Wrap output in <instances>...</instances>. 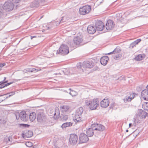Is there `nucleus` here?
<instances>
[{
  "instance_id": "nucleus-1",
  "label": "nucleus",
  "mask_w": 148,
  "mask_h": 148,
  "mask_svg": "<svg viewBox=\"0 0 148 148\" xmlns=\"http://www.w3.org/2000/svg\"><path fill=\"white\" fill-rule=\"evenodd\" d=\"M83 111V109L82 107L79 108L76 110L75 116L73 117V120L75 122L78 123L86 119L85 118L82 117Z\"/></svg>"
},
{
  "instance_id": "nucleus-2",
  "label": "nucleus",
  "mask_w": 148,
  "mask_h": 148,
  "mask_svg": "<svg viewBox=\"0 0 148 148\" xmlns=\"http://www.w3.org/2000/svg\"><path fill=\"white\" fill-rule=\"evenodd\" d=\"M86 105L89 107L91 110H95L97 109L99 106V101L97 99H94L92 100H87L85 101Z\"/></svg>"
},
{
  "instance_id": "nucleus-3",
  "label": "nucleus",
  "mask_w": 148,
  "mask_h": 148,
  "mask_svg": "<svg viewBox=\"0 0 148 148\" xmlns=\"http://www.w3.org/2000/svg\"><path fill=\"white\" fill-rule=\"evenodd\" d=\"M16 119L18 120L20 119L24 121H27L28 120V116L25 111H21L20 113L15 114Z\"/></svg>"
},
{
  "instance_id": "nucleus-4",
  "label": "nucleus",
  "mask_w": 148,
  "mask_h": 148,
  "mask_svg": "<svg viewBox=\"0 0 148 148\" xmlns=\"http://www.w3.org/2000/svg\"><path fill=\"white\" fill-rule=\"evenodd\" d=\"M69 52V48L66 45H62L57 51L56 53L64 55L68 54Z\"/></svg>"
},
{
  "instance_id": "nucleus-5",
  "label": "nucleus",
  "mask_w": 148,
  "mask_h": 148,
  "mask_svg": "<svg viewBox=\"0 0 148 148\" xmlns=\"http://www.w3.org/2000/svg\"><path fill=\"white\" fill-rule=\"evenodd\" d=\"M37 121L40 123H45L47 120V118L44 113L42 110H39L37 112Z\"/></svg>"
},
{
  "instance_id": "nucleus-6",
  "label": "nucleus",
  "mask_w": 148,
  "mask_h": 148,
  "mask_svg": "<svg viewBox=\"0 0 148 148\" xmlns=\"http://www.w3.org/2000/svg\"><path fill=\"white\" fill-rule=\"evenodd\" d=\"M92 125H93V129L95 131V135L97 134H100L101 132L103 131L105 129V127L101 124H94Z\"/></svg>"
},
{
  "instance_id": "nucleus-7",
  "label": "nucleus",
  "mask_w": 148,
  "mask_h": 148,
  "mask_svg": "<svg viewBox=\"0 0 148 148\" xmlns=\"http://www.w3.org/2000/svg\"><path fill=\"white\" fill-rule=\"evenodd\" d=\"M83 36L82 35H78L76 37H75L73 39L74 44L76 46L81 45L84 43L83 40Z\"/></svg>"
},
{
  "instance_id": "nucleus-8",
  "label": "nucleus",
  "mask_w": 148,
  "mask_h": 148,
  "mask_svg": "<svg viewBox=\"0 0 148 148\" xmlns=\"http://www.w3.org/2000/svg\"><path fill=\"white\" fill-rule=\"evenodd\" d=\"M14 7V5L12 2L10 1H8L4 3L3 8L7 11H9L12 10Z\"/></svg>"
},
{
  "instance_id": "nucleus-9",
  "label": "nucleus",
  "mask_w": 148,
  "mask_h": 148,
  "mask_svg": "<svg viewBox=\"0 0 148 148\" xmlns=\"http://www.w3.org/2000/svg\"><path fill=\"white\" fill-rule=\"evenodd\" d=\"M91 10V6L90 5H86L79 9V12L80 14L84 15L88 13Z\"/></svg>"
},
{
  "instance_id": "nucleus-10",
  "label": "nucleus",
  "mask_w": 148,
  "mask_h": 148,
  "mask_svg": "<svg viewBox=\"0 0 148 148\" xmlns=\"http://www.w3.org/2000/svg\"><path fill=\"white\" fill-rule=\"evenodd\" d=\"M49 114L50 116L53 115L54 118L57 119L60 116L59 110L58 108H56L55 110L53 109H51L49 111Z\"/></svg>"
},
{
  "instance_id": "nucleus-11",
  "label": "nucleus",
  "mask_w": 148,
  "mask_h": 148,
  "mask_svg": "<svg viewBox=\"0 0 148 148\" xmlns=\"http://www.w3.org/2000/svg\"><path fill=\"white\" fill-rule=\"evenodd\" d=\"M78 140V137L75 134H73L70 135L69 139V143L72 145H74L76 144Z\"/></svg>"
},
{
  "instance_id": "nucleus-12",
  "label": "nucleus",
  "mask_w": 148,
  "mask_h": 148,
  "mask_svg": "<svg viewBox=\"0 0 148 148\" xmlns=\"http://www.w3.org/2000/svg\"><path fill=\"white\" fill-rule=\"evenodd\" d=\"M95 27L98 31H101L104 27V25L103 23L101 21H97L95 24Z\"/></svg>"
},
{
  "instance_id": "nucleus-13",
  "label": "nucleus",
  "mask_w": 148,
  "mask_h": 148,
  "mask_svg": "<svg viewBox=\"0 0 148 148\" xmlns=\"http://www.w3.org/2000/svg\"><path fill=\"white\" fill-rule=\"evenodd\" d=\"M115 24L114 21L111 20H108L106 23V28L107 30H111L114 27Z\"/></svg>"
},
{
  "instance_id": "nucleus-14",
  "label": "nucleus",
  "mask_w": 148,
  "mask_h": 148,
  "mask_svg": "<svg viewBox=\"0 0 148 148\" xmlns=\"http://www.w3.org/2000/svg\"><path fill=\"white\" fill-rule=\"evenodd\" d=\"M89 140L88 136L84 133H81L79 136L80 143H84L87 142Z\"/></svg>"
},
{
  "instance_id": "nucleus-15",
  "label": "nucleus",
  "mask_w": 148,
  "mask_h": 148,
  "mask_svg": "<svg viewBox=\"0 0 148 148\" xmlns=\"http://www.w3.org/2000/svg\"><path fill=\"white\" fill-rule=\"evenodd\" d=\"M94 63L91 61H87L83 62L82 66L84 68H91L94 66Z\"/></svg>"
},
{
  "instance_id": "nucleus-16",
  "label": "nucleus",
  "mask_w": 148,
  "mask_h": 148,
  "mask_svg": "<svg viewBox=\"0 0 148 148\" xmlns=\"http://www.w3.org/2000/svg\"><path fill=\"white\" fill-rule=\"evenodd\" d=\"M141 96L144 100L148 101V89L143 90L141 93Z\"/></svg>"
},
{
  "instance_id": "nucleus-17",
  "label": "nucleus",
  "mask_w": 148,
  "mask_h": 148,
  "mask_svg": "<svg viewBox=\"0 0 148 148\" xmlns=\"http://www.w3.org/2000/svg\"><path fill=\"white\" fill-rule=\"evenodd\" d=\"M109 101L107 98H105L100 102L101 106L103 108H106L109 105Z\"/></svg>"
},
{
  "instance_id": "nucleus-18",
  "label": "nucleus",
  "mask_w": 148,
  "mask_h": 148,
  "mask_svg": "<svg viewBox=\"0 0 148 148\" xmlns=\"http://www.w3.org/2000/svg\"><path fill=\"white\" fill-rule=\"evenodd\" d=\"M93 125H92L91 128L86 130V133L87 134L86 135L87 136L90 137L93 135L94 133L93 132V131L94 130L93 128Z\"/></svg>"
},
{
  "instance_id": "nucleus-19",
  "label": "nucleus",
  "mask_w": 148,
  "mask_h": 148,
  "mask_svg": "<svg viewBox=\"0 0 148 148\" xmlns=\"http://www.w3.org/2000/svg\"><path fill=\"white\" fill-rule=\"evenodd\" d=\"M108 60L109 58L108 56H104L101 58L100 62L102 65L105 66L107 64Z\"/></svg>"
},
{
  "instance_id": "nucleus-20",
  "label": "nucleus",
  "mask_w": 148,
  "mask_h": 148,
  "mask_svg": "<svg viewBox=\"0 0 148 148\" xmlns=\"http://www.w3.org/2000/svg\"><path fill=\"white\" fill-rule=\"evenodd\" d=\"M147 113L143 110H140L138 111V116L140 118L145 119L147 115Z\"/></svg>"
},
{
  "instance_id": "nucleus-21",
  "label": "nucleus",
  "mask_w": 148,
  "mask_h": 148,
  "mask_svg": "<svg viewBox=\"0 0 148 148\" xmlns=\"http://www.w3.org/2000/svg\"><path fill=\"white\" fill-rule=\"evenodd\" d=\"M87 30L88 33L90 34H93L96 32V29L95 27L91 25L88 26Z\"/></svg>"
},
{
  "instance_id": "nucleus-22",
  "label": "nucleus",
  "mask_w": 148,
  "mask_h": 148,
  "mask_svg": "<svg viewBox=\"0 0 148 148\" xmlns=\"http://www.w3.org/2000/svg\"><path fill=\"white\" fill-rule=\"evenodd\" d=\"M134 123L133 124L134 126H136L137 124L140 123L141 121L142 120V118H140L138 115L137 116L136 118L134 119Z\"/></svg>"
},
{
  "instance_id": "nucleus-23",
  "label": "nucleus",
  "mask_w": 148,
  "mask_h": 148,
  "mask_svg": "<svg viewBox=\"0 0 148 148\" xmlns=\"http://www.w3.org/2000/svg\"><path fill=\"white\" fill-rule=\"evenodd\" d=\"M134 93H133L132 96L131 95L130 96H126L123 99L124 102L125 103H127L128 102L130 101L131 100L134 98Z\"/></svg>"
},
{
  "instance_id": "nucleus-24",
  "label": "nucleus",
  "mask_w": 148,
  "mask_h": 148,
  "mask_svg": "<svg viewBox=\"0 0 148 148\" xmlns=\"http://www.w3.org/2000/svg\"><path fill=\"white\" fill-rule=\"evenodd\" d=\"M69 108V107L67 105H63L60 107V109L63 112H66Z\"/></svg>"
},
{
  "instance_id": "nucleus-25",
  "label": "nucleus",
  "mask_w": 148,
  "mask_h": 148,
  "mask_svg": "<svg viewBox=\"0 0 148 148\" xmlns=\"http://www.w3.org/2000/svg\"><path fill=\"white\" fill-rule=\"evenodd\" d=\"M40 3L39 1H38L37 0H35L32 3L31 5L32 7L35 8L38 7L40 4H41Z\"/></svg>"
},
{
  "instance_id": "nucleus-26",
  "label": "nucleus",
  "mask_w": 148,
  "mask_h": 148,
  "mask_svg": "<svg viewBox=\"0 0 148 148\" xmlns=\"http://www.w3.org/2000/svg\"><path fill=\"white\" fill-rule=\"evenodd\" d=\"M57 144H55L54 145V148H62V145L63 144L61 141L60 142L59 140L56 142Z\"/></svg>"
},
{
  "instance_id": "nucleus-27",
  "label": "nucleus",
  "mask_w": 148,
  "mask_h": 148,
  "mask_svg": "<svg viewBox=\"0 0 148 148\" xmlns=\"http://www.w3.org/2000/svg\"><path fill=\"white\" fill-rule=\"evenodd\" d=\"M72 123L71 122H66L64 123L61 126V127L63 129H65L66 127L71 126L72 125Z\"/></svg>"
},
{
  "instance_id": "nucleus-28",
  "label": "nucleus",
  "mask_w": 148,
  "mask_h": 148,
  "mask_svg": "<svg viewBox=\"0 0 148 148\" xmlns=\"http://www.w3.org/2000/svg\"><path fill=\"white\" fill-rule=\"evenodd\" d=\"M36 119V114L34 112H33L29 115V119L31 121H34Z\"/></svg>"
},
{
  "instance_id": "nucleus-29",
  "label": "nucleus",
  "mask_w": 148,
  "mask_h": 148,
  "mask_svg": "<svg viewBox=\"0 0 148 148\" xmlns=\"http://www.w3.org/2000/svg\"><path fill=\"white\" fill-rule=\"evenodd\" d=\"M121 50L118 47L116 48L114 51L111 52L106 54L109 55L111 54L117 53L121 51Z\"/></svg>"
},
{
  "instance_id": "nucleus-30",
  "label": "nucleus",
  "mask_w": 148,
  "mask_h": 148,
  "mask_svg": "<svg viewBox=\"0 0 148 148\" xmlns=\"http://www.w3.org/2000/svg\"><path fill=\"white\" fill-rule=\"evenodd\" d=\"M144 57L141 54H139L135 57L134 59L137 61L142 60Z\"/></svg>"
},
{
  "instance_id": "nucleus-31",
  "label": "nucleus",
  "mask_w": 148,
  "mask_h": 148,
  "mask_svg": "<svg viewBox=\"0 0 148 148\" xmlns=\"http://www.w3.org/2000/svg\"><path fill=\"white\" fill-rule=\"evenodd\" d=\"M60 119L62 121H66L67 120L68 117L67 115L62 114L60 116Z\"/></svg>"
},
{
  "instance_id": "nucleus-32",
  "label": "nucleus",
  "mask_w": 148,
  "mask_h": 148,
  "mask_svg": "<svg viewBox=\"0 0 148 148\" xmlns=\"http://www.w3.org/2000/svg\"><path fill=\"white\" fill-rule=\"evenodd\" d=\"M142 107L144 109L148 111V102L145 103L143 105Z\"/></svg>"
},
{
  "instance_id": "nucleus-33",
  "label": "nucleus",
  "mask_w": 148,
  "mask_h": 148,
  "mask_svg": "<svg viewBox=\"0 0 148 148\" xmlns=\"http://www.w3.org/2000/svg\"><path fill=\"white\" fill-rule=\"evenodd\" d=\"M33 134V132L30 131H28L26 133V136L27 137H32V136Z\"/></svg>"
},
{
  "instance_id": "nucleus-34",
  "label": "nucleus",
  "mask_w": 148,
  "mask_h": 148,
  "mask_svg": "<svg viewBox=\"0 0 148 148\" xmlns=\"http://www.w3.org/2000/svg\"><path fill=\"white\" fill-rule=\"evenodd\" d=\"M41 70V69L40 68H38V69H36L35 68H32L30 69V70L31 72H33L36 71H39Z\"/></svg>"
},
{
  "instance_id": "nucleus-35",
  "label": "nucleus",
  "mask_w": 148,
  "mask_h": 148,
  "mask_svg": "<svg viewBox=\"0 0 148 148\" xmlns=\"http://www.w3.org/2000/svg\"><path fill=\"white\" fill-rule=\"evenodd\" d=\"M25 145L29 147H32L33 145L32 143L29 142H26Z\"/></svg>"
},
{
  "instance_id": "nucleus-36",
  "label": "nucleus",
  "mask_w": 148,
  "mask_h": 148,
  "mask_svg": "<svg viewBox=\"0 0 148 148\" xmlns=\"http://www.w3.org/2000/svg\"><path fill=\"white\" fill-rule=\"evenodd\" d=\"M6 122V119H0V124H4Z\"/></svg>"
},
{
  "instance_id": "nucleus-37",
  "label": "nucleus",
  "mask_w": 148,
  "mask_h": 148,
  "mask_svg": "<svg viewBox=\"0 0 148 148\" xmlns=\"http://www.w3.org/2000/svg\"><path fill=\"white\" fill-rule=\"evenodd\" d=\"M15 94V92H11L9 93V94L8 96H7L6 97V98H7L8 97H10V96H12Z\"/></svg>"
},
{
  "instance_id": "nucleus-38",
  "label": "nucleus",
  "mask_w": 148,
  "mask_h": 148,
  "mask_svg": "<svg viewBox=\"0 0 148 148\" xmlns=\"http://www.w3.org/2000/svg\"><path fill=\"white\" fill-rule=\"evenodd\" d=\"M21 125L25 127H28L29 126V125L25 124H21Z\"/></svg>"
},
{
  "instance_id": "nucleus-39",
  "label": "nucleus",
  "mask_w": 148,
  "mask_h": 148,
  "mask_svg": "<svg viewBox=\"0 0 148 148\" xmlns=\"http://www.w3.org/2000/svg\"><path fill=\"white\" fill-rule=\"evenodd\" d=\"M75 93V92L73 90H72L69 92V94L73 97V96H75V95L74 94V93Z\"/></svg>"
},
{
  "instance_id": "nucleus-40",
  "label": "nucleus",
  "mask_w": 148,
  "mask_h": 148,
  "mask_svg": "<svg viewBox=\"0 0 148 148\" xmlns=\"http://www.w3.org/2000/svg\"><path fill=\"white\" fill-rule=\"evenodd\" d=\"M119 55H115L114 57V58L116 60H118L119 59Z\"/></svg>"
},
{
  "instance_id": "nucleus-41",
  "label": "nucleus",
  "mask_w": 148,
  "mask_h": 148,
  "mask_svg": "<svg viewBox=\"0 0 148 148\" xmlns=\"http://www.w3.org/2000/svg\"><path fill=\"white\" fill-rule=\"evenodd\" d=\"M12 1L13 3H16L19 2L20 0H12Z\"/></svg>"
},
{
  "instance_id": "nucleus-42",
  "label": "nucleus",
  "mask_w": 148,
  "mask_h": 148,
  "mask_svg": "<svg viewBox=\"0 0 148 148\" xmlns=\"http://www.w3.org/2000/svg\"><path fill=\"white\" fill-rule=\"evenodd\" d=\"M135 45H136L135 44V43H134V42H133L131 44L130 47H131L132 48L134 47V46H135Z\"/></svg>"
},
{
  "instance_id": "nucleus-43",
  "label": "nucleus",
  "mask_w": 148,
  "mask_h": 148,
  "mask_svg": "<svg viewBox=\"0 0 148 148\" xmlns=\"http://www.w3.org/2000/svg\"><path fill=\"white\" fill-rule=\"evenodd\" d=\"M47 0H40L39 1L40 2L41 5H42V3L45 2L47 1Z\"/></svg>"
},
{
  "instance_id": "nucleus-44",
  "label": "nucleus",
  "mask_w": 148,
  "mask_h": 148,
  "mask_svg": "<svg viewBox=\"0 0 148 148\" xmlns=\"http://www.w3.org/2000/svg\"><path fill=\"white\" fill-rule=\"evenodd\" d=\"M8 82V80H6L5 82H3V81L0 82V85H1V84H4V83H7Z\"/></svg>"
},
{
  "instance_id": "nucleus-45",
  "label": "nucleus",
  "mask_w": 148,
  "mask_h": 148,
  "mask_svg": "<svg viewBox=\"0 0 148 148\" xmlns=\"http://www.w3.org/2000/svg\"><path fill=\"white\" fill-rule=\"evenodd\" d=\"M30 68H27L26 69H24L25 71H25V72L26 73L27 72H30Z\"/></svg>"
},
{
  "instance_id": "nucleus-46",
  "label": "nucleus",
  "mask_w": 148,
  "mask_h": 148,
  "mask_svg": "<svg viewBox=\"0 0 148 148\" xmlns=\"http://www.w3.org/2000/svg\"><path fill=\"white\" fill-rule=\"evenodd\" d=\"M5 65V63H0V67H2L4 66Z\"/></svg>"
},
{
  "instance_id": "nucleus-47",
  "label": "nucleus",
  "mask_w": 148,
  "mask_h": 148,
  "mask_svg": "<svg viewBox=\"0 0 148 148\" xmlns=\"http://www.w3.org/2000/svg\"><path fill=\"white\" fill-rule=\"evenodd\" d=\"M0 86H1L0 87V88H3L4 87H5V86H5V85H4L3 84H1Z\"/></svg>"
},
{
  "instance_id": "nucleus-48",
  "label": "nucleus",
  "mask_w": 148,
  "mask_h": 148,
  "mask_svg": "<svg viewBox=\"0 0 148 148\" xmlns=\"http://www.w3.org/2000/svg\"><path fill=\"white\" fill-rule=\"evenodd\" d=\"M137 43L138 44L141 41V40L140 39H138L135 40Z\"/></svg>"
},
{
  "instance_id": "nucleus-49",
  "label": "nucleus",
  "mask_w": 148,
  "mask_h": 148,
  "mask_svg": "<svg viewBox=\"0 0 148 148\" xmlns=\"http://www.w3.org/2000/svg\"><path fill=\"white\" fill-rule=\"evenodd\" d=\"M63 20V18L61 19L59 22H58V25L60 24V23H62L64 21H62Z\"/></svg>"
},
{
  "instance_id": "nucleus-50",
  "label": "nucleus",
  "mask_w": 148,
  "mask_h": 148,
  "mask_svg": "<svg viewBox=\"0 0 148 148\" xmlns=\"http://www.w3.org/2000/svg\"><path fill=\"white\" fill-rule=\"evenodd\" d=\"M12 82H10V83H8L5 84V86H7L10 85V84H12Z\"/></svg>"
},
{
  "instance_id": "nucleus-51",
  "label": "nucleus",
  "mask_w": 148,
  "mask_h": 148,
  "mask_svg": "<svg viewBox=\"0 0 148 148\" xmlns=\"http://www.w3.org/2000/svg\"><path fill=\"white\" fill-rule=\"evenodd\" d=\"M3 15V14L1 11H0V17H2Z\"/></svg>"
},
{
  "instance_id": "nucleus-52",
  "label": "nucleus",
  "mask_w": 148,
  "mask_h": 148,
  "mask_svg": "<svg viewBox=\"0 0 148 148\" xmlns=\"http://www.w3.org/2000/svg\"><path fill=\"white\" fill-rule=\"evenodd\" d=\"M36 36H31V39H32L33 38H36Z\"/></svg>"
},
{
  "instance_id": "nucleus-53",
  "label": "nucleus",
  "mask_w": 148,
  "mask_h": 148,
  "mask_svg": "<svg viewBox=\"0 0 148 148\" xmlns=\"http://www.w3.org/2000/svg\"><path fill=\"white\" fill-rule=\"evenodd\" d=\"M6 79V77H4V79H3V81H2L5 82V79Z\"/></svg>"
},
{
  "instance_id": "nucleus-54",
  "label": "nucleus",
  "mask_w": 148,
  "mask_h": 148,
  "mask_svg": "<svg viewBox=\"0 0 148 148\" xmlns=\"http://www.w3.org/2000/svg\"><path fill=\"white\" fill-rule=\"evenodd\" d=\"M3 101V100L1 98H0V103L2 101Z\"/></svg>"
},
{
  "instance_id": "nucleus-55",
  "label": "nucleus",
  "mask_w": 148,
  "mask_h": 148,
  "mask_svg": "<svg viewBox=\"0 0 148 148\" xmlns=\"http://www.w3.org/2000/svg\"><path fill=\"white\" fill-rule=\"evenodd\" d=\"M132 125V124L131 123H130L129 124V127H131V126Z\"/></svg>"
},
{
  "instance_id": "nucleus-56",
  "label": "nucleus",
  "mask_w": 148,
  "mask_h": 148,
  "mask_svg": "<svg viewBox=\"0 0 148 148\" xmlns=\"http://www.w3.org/2000/svg\"><path fill=\"white\" fill-rule=\"evenodd\" d=\"M134 43H135V44L136 45L138 44V43H137V42L136 41H134Z\"/></svg>"
},
{
  "instance_id": "nucleus-57",
  "label": "nucleus",
  "mask_w": 148,
  "mask_h": 148,
  "mask_svg": "<svg viewBox=\"0 0 148 148\" xmlns=\"http://www.w3.org/2000/svg\"><path fill=\"white\" fill-rule=\"evenodd\" d=\"M29 148H34V147H29Z\"/></svg>"
},
{
  "instance_id": "nucleus-58",
  "label": "nucleus",
  "mask_w": 148,
  "mask_h": 148,
  "mask_svg": "<svg viewBox=\"0 0 148 148\" xmlns=\"http://www.w3.org/2000/svg\"><path fill=\"white\" fill-rule=\"evenodd\" d=\"M128 132V130H126V132Z\"/></svg>"
},
{
  "instance_id": "nucleus-59",
  "label": "nucleus",
  "mask_w": 148,
  "mask_h": 148,
  "mask_svg": "<svg viewBox=\"0 0 148 148\" xmlns=\"http://www.w3.org/2000/svg\"><path fill=\"white\" fill-rule=\"evenodd\" d=\"M147 88L148 89V85L147 86Z\"/></svg>"
},
{
  "instance_id": "nucleus-60",
  "label": "nucleus",
  "mask_w": 148,
  "mask_h": 148,
  "mask_svg": "<svg viewBox=\"0 0 148 148\" xmlns=\"http://www.w3.org/2000/svg\"><path fill=\"white\" fill-rule=\"evenodd\" d=\"M43 16H42L41 17V18H40L41 19V18H42V17H43Z\"/></svg>"
},
{
  "instance_id": "nucleus-61",
  "label": "nucleus",
  "mask_w": 148,
  "mask_h": 148,
  "mask_svg": "<svg viewBox=\"0 0 148 148\" xmlns=\"http://www.w3.org/2000/svg\"><path fill=\"white\" fill-rule=\"evenodd\" d=\"M23 71H24V72H25V71H24V70Z\"/></svg>"
},
{
  "instance_id": "nucleus-62",
  "label": "nucleus",
  "mask_w": 148,
  "mask_h": 148,
  "mask_svg": "<svg viewBox=\"0 0 148 148\" xmlns=\"http://www.w3.org/2000/svg\"><path fill=\"white\" fill-rule=\"evenodd\" d=\"M58 22V21H56V23H57V22Z\"/></svg>"
},
{
  "instance_id": "nucleus-63",
  "label": "nucleus",
  "mask_w": 148,
  "mask_h": 148,
  "mask_svg": "<svg viewBox=\"0 0 148 148\" xmlns=\"http://www.w3.org/2000/svg\"><path fill=\"white\" fill-rule=\"evenodd\" d=\"M8 94H6L5 95H7Z\"/></svg>"
},
{
  "instance_id": "nucleus-64",
  "label": "nucleus",
  "mask_w": 148,
  "mask_h": 148,
  "mask_svg": "<svg viewBox=\"0 0 148 148\" xmlns=\"http://www.w3.org/2000/svg\"><path fill=\"white\" fill-rule=\"evenodd\" d=\"M147 116H148V115Z\"/></svg>"
}]
</instances>
